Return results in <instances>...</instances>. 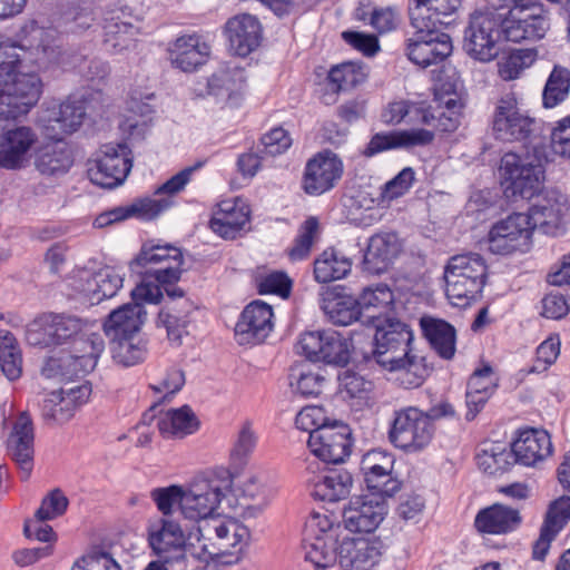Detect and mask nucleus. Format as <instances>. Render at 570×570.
<instances>
[{
    "label": "nucleus",
    "mask_w": 570,
    "mask_h": 570,
    "mask_svg": "<svg viewBox=\"0 0 570 570\" xmlns=\"http://www.w3.org/2000/svg\"><path fill=\"white\" fill-rule=\"evenodd\" d=\"M452 98L444 106L424 101L395 99L389 101L381 111V121L386 126L422 125L424 128H411L375 134L367 144L364 155L372 157L392 149H411L433 142L435 132H453L460 126V112Z\"/></svg>",
    "instance_id": "1"
},
{
    "label": "nucleus",
    "mask_w": 570,
    "mask_h": 570,
    "mask_svg": "<svg viewBox=\"0 0 570 570\" xmlns=\"http://www.w3.org/2000/svg\"><path fill=\"white\" fill-rule=\"evenodd\" d=\"M31 50L10 40L0 42V119H16L39 100L42 82L35 72L18 71L31 60Z\"/></svg>",
    "instance_id": "2"
},
{
    "label": "nucleus",
    "mask_w": 570,
    "mask_h": 570,
    "mask_svg": "<svg viewBox=\"0 0 570 570\" xmlns=\"http://www.w3.org/2000/svg\"><path fill=\"white\" fill-rule=\"evenodd\" d=\"M181 264L183 254L178 247L144 244L139 254L129 263L130 271L142 277L141 283L131 291L132 299L159 303L163 297L160 287L150 279H179Z\"/></svg>",
    "instance_id": "3"
},
{
    "label": "nucleus",
    "mask_w": 570,
    "mask_h": 570,
    "mask_svg": "<svg viewBox=\"0 0 570 570\" xmlns=\"http://www.w3.org/2000/svg\"><path fill=\"white\" fill-rule=\"evenodd\" d=\"M548 144H534L524 155L505 153L500 160L499 177L511 196L532 198L544 181V165L550 160Z\"/></svg>",
    "instance_id": "4"
},
{
    "label": "nucleus",
    "mask_w": 570,
    "mask_h": 570,
    "mask_svg": "<svg viewBox=\"0 0 570 570\" xmlns=\"http://www.w3.org/2000/svg\"><path fill=\"white\" fill-rule=\"evenodd\" d=\"M49 336L53 346L69 345V354L80 357L82 371H94L98 358L105 351V340L100 333L92 332L79 317L67 314H47Z\"/></svg>",
    "instance_id": "5"
},
{
    "label": "nucleus",
    "mask_w": 570,
    "mask_h": 570,
    "mask_svg": "<svg viewBox=\"0 0 570 570\" xmlns=\"http://www.w3.org/2000/svg\"><path fill=\"white\" fill-rule=\"evenodd\" d=\"M233 489V476L226 469L214 470L196 478L185 491L181 502V513L186 519L197 523L214 519L222 502Z\"/></svg>",
    "instance_id": "6"
},
{
    "label": "nucleus",
    "mask_w": 570,
    "mask_h": 570,
    "mask_svg": "<svg viewBox=\"0 0 570 570\" xmlns=\"http://www.w3.org/2000/svg\"><path fill=\"white\" fill-rule=\"evenodd\" d=\"M492 132L503 142H523L527 147L547 144L540 137V121L523 109L513 92L502 95L494 105Z\"/></svg>",
    "instance_id": "7"
},
{
    "label": "nucleus",
    "mask_w": 570,
    "mask_h": 570,
    "mask_svg": "<svg viewBox=\"0 0 570 570\" xmlns=\"http://www.w3.org/2000/svg\"><path fill=\"white\" fill-rule=\"evenodd\" d=\"M488 266L478 253L451 257L444 269L445 294L454 306H466L475 301L485 285Z\"/></svg>",
    "instance_id": "8"
},
{
    "label": "nucleus",
    "mask_w": 570,
    "mask_h": 570,
    "mask_svg": "<svg viewBox=\"0 0 570 570\" xmlns=\"http://www.w3.org/2000/svg\"><path fill=\"white\" fill-rule=\"evenodd\" d=\"M196 538L198 551L194 556H208L209 558L239 551L247 546L250 532L247 527L235 519H224L220 515L214 519L203 520L191 532Z\"/></svg>",
    "instance_id": "9"
},
{
    "label": "nucleus",
    "mask_w": 570,
    "mask_h": 570,
    "mask_svg": "<svg viewBox=\"0 0 570 570\" xmlns=\"http://www.w3.org/2000/svg\"><path fill=\"white\" fill-rule=\"evenodd\" d=\"M434 430V424L425 412L415 406H407L394 412L389 440L395 448L406 453H416L431 443Z\"/></svg>",
    "instance_id": "10"
},
{
    "label": "nucleus",
    "mask_w": 570,
    "mask_h": 570,
    "mask_svg": "<svg viewBox=\"0 0 570 570\" xmlns=\"http://www.w3.org/2000/svg\"><path fill=\"white\" fill-rule=\"evenodd\" d=\"M187 534L180 524L174 520L161 518L148 525V544L158 560L169 564L184 562L186 553L197 551L196 538Z\"/></svg>",
    "instance_id": "11"
},
{
    "label": "nucleus",
    "mask_w": 570,
    "mask_h": 570,
    "mask_svg": "<svg viewBox=\"0 0 570 570\" xmlns=\"http://www.w3.org/2000/svg\"><path fill=\"white\" fill-rule=\"evenodd\" d=\"M502 35L498 12L490 9L475 12L465 30L464 49L473 59L489 62L499 55Z\"/></svg>",
    "instance_id": "12"
},
{
    "label": "nucleus",
    "mask_w": 570,
    "mask_h": 570,
    "mask_svg": "<svg viewBox=\"0 0 570 570\" xmlns=\"http://www.w3.org/2000/svg\"><path fill=\"white\" fill-rule=\"evenodd\" d=\"M368 320V327L375 330L373 357L379 365L414 348L413 331L395 315H371Z\"/></svg>",
    "instance_id": "13"
},
{
    "label": "nucleus",
    "mask_w": 570,
    "mask_h": 570,
    "mask_svg": "<svg viewBox=\"0 0 570 570\" xmlns=\"http://www.w3.org/2000/svg\"><path fill=\"white\" fill-rule=\"evenodd\" d=\"M132 167L131 150L126 142L102 145L88 167L90 181L102 188H115L124 183Z\"/></svg>",
    "instance_id": "14"
},
{
    "label": "nucleus",
    "mask_w": 570,
    "mask_h": 570,
    "mask_svg": "<svg viewBox=\"0 0 570 570\" xmlns=\"http://www.w3.org/2000/svg\"><path fill=\"white\" fill-rule=\"evenodd\" d=\"M498 13L503 36L509 41L540 40L550 28L548 16L540 6H515Z\"/></svg>",
    "instance_id": "15"
},
{
    "label": "nucleus",
    "mask_w": 570,
    "mask_h": 570,
    "mask_svg": "<svg viewBox=\"0 0 570 570\" xmlns=\"http://www.w3.org/2000/svg\"><path fill=\"white\" fill-rule=\"evenodd\" d=\"M528 213L529 223L546 235L558 236L564 233L569 216L568 197L557 189L534 195Z\"/></svg>",
    "instance_id": "16"
},
{
    "label": "nucleus",
    "mask_w": 570,
    "mask_h": 570,
    "mask_svg": "<svg viewBox=\"0 0 570 570\" xmlns=\"http://www.w3.org/2000/svg\"><path fill=\"white\" fill-rule=\"evenodd\" d=\"M533 226L524 213L497 222L488 234L489 250L497 255L525 253L531 247Z\"/></svg>",
    "instance_id": "17"
},
{
    "label": "nucleus",
    "mask_w": 570,
    "mask_h": 570,
    "mask_svg": "<svg viewBox=\"0 0 570 570\" xmlns=\"http://www.w3.org/2000/svg\"><path fill=\"white\" fill-rule=\"evenodd\" d=\"M386 497L375 491L353 497L343 511L345 528L351 532H374L387 514Z\"/></svg>",
    "instance_id": "18"
},
{
    "label": "nucleus",
    "mask_w": 570,
    "mask_h": 570,
    "mask_svg": "<svg viewBox=\"0 0 570 570\" xmlns=\"http://www.w3.org/2000/svg\"><path fill=\"white\" fill-rule=\"evenodd\" d=\"M413 28L415 32L406 41V56L413 63L425 68L451 55V38L439 28Z\"/></svg>",
    "instance_id": "19"
},
{
    "label": "nucleus",
    "mask_w": 570,
    "mask_h": 570,
    "mask_svg": "<svg viewBox=\"0 0 570 570\" xmlns=\"http://www.w3.org/2000/svg\"><path fill=\"white\" fill-rule=\"evenodd\" d=\"M244 68L226 63L220 66L207 80V96L220 108H237L244 99L246 86Z\"/></svg>",
    "instance_id": "20"
},
{
    "label": "nucleus",
    "mask_w": 570,
    "mask_h": 570,
    "mask_svg": "<svg viewBox=\"0 0 570 570\" xmlns=\"http://www.w3.org/2000/svg\"><path fill=\"white\" fill-rule=\"evenodd\" d=\"M274 313L271 305L254 301L240 313L235 325V338L239 345L263 343L274 328Z\"/></svg>",
    "instance_id": "21"
},
{
    "label": "nucleus",
    "mask_w": 570,
    "mask_h": 570,
    "mask_svg": "<svg viewBox=\"0 0 570 570\" xmlns=\"http://www.w3.org/2000/svg\"><path fill=\"white\" fill-rule=\"evenodd\" d=\"M394 462L392 453L380 449L363 455L361 470L368 491L393 495L400 490L401 482L392 475Z\"/></svg>",
    "instance_id": "22"
},
{
    "label": "nucleus",
    "mask_w": 570,
    "mask_h": 570,
    "mask_svg": "<svg viewBox=\"0 0 570 570\" xmlns=\"http://www.w3.org/2000/svg\"><path fill=\"white\" fill-rule=\"evenodd\" d=\"M7 452L19 466L22 480H27L33 469L35 428L27 412L20 413L7 440Z\"/></svg>",
    "instance_id": "23"
},
{
    "label": "nucleus",
    "mask_w": 570,
    "mask_h": 570,
    "mask_svg": "<svg viewBox=\"0 0 570 570\" xmlns=\"http://www.w3.org/2000/svg\"><path fill=\"white\" fill-rule=\"evenodd\" d=\"M86 116L85 104L79 100H67L45 111L41 122L45 135L51 140H62L65 135L78 130Z\"/></svg>",
    "instance_id": "24"
},
{
    "label": "nucleus",
    "mask_w": 570,
    "mask_h": 570,
    "mask_svg": "<svg viewBox=\"0 0 570 570\" xmlns=\"http://www.w3.org/2000/svg\"><path fill=\"white\" fill-rule=\"evenodd\" d=\"M404 389L420 387L431 374L426 358L415 347L380 365Z\"/></svg>",
    "instance_id": "25"
},
{
    "label": "nucleus",
    "mask_w": 570,
    "mask_h": 570,
    "mask_svg": "<svg viewBox=\"0 0 570 570\" xmlns=\"http://www.w3.org/2000/svg\"><path fill=\"white\" fill-rule=\"evenodd\" d=\"M337 556L344 570H375L382 557V544L377 540L345 538Z\"/></svg>",
    "instance_id": "26"
},
{
    "label": "nucleus",
    "mask_w": 570,
    "mask_h": 570,
    "mask_svg": "<svg viewBox=\"0 0 570 570\" xmlns=\"http://www.w3.org/2000/svg\"><path fill=\"white\" fill-rule=\"evenodd\" d=\"M37 141V135L30 127H17L0 136V168L18 170L26 166L29 150Z\"/></svg>",
    "instance_id": "27"
},
{
    "label": "nucleus",
    "mask_w": 570,
    "mask_h": 570,
    "mask_svg": "<svg viewBox=\"0 0 570 570\" xmlns=\"http://www.w3.org/2000/svg\"><path fill=\"white\" fill-rule=\"evenodd\" d=\"M553 448L549 433L539 429H527L511 445L514 463L535 466L552 454Z\"/></svg>",
    "instance_id": "28"
},
{
    "label": "nucleus",
    "mask_w": 570,
    "mask_h": 570,
    "mask_svg": "<svg viewBox=\"0 0 570 570\" xmlns=\"http://www.w3.org/2000/svg\"><path fill=\"white\" fill-rule=\"evenodd\" d=\"M276 489L271 485L264 475L248 476L236 489L237 508L243 518H256L275 497Z\"/></svg>",
    "instance_id": "29"
},
{
    "label": "nucleus",
    "mask_w": 570,
    "mask_h": 570,
    "mask_svg": "<svg viewBox=\"0 0 570 570\" xmlns=\"http://www.w3.org/2000/svg\"><path fill=\"white\" fill-rule=\"evenodd\" d=\"M230 48L236 55L246 57L261 43L262 27L257 18L244 13L230 18L225 26Z\"/></svg>",
    "instance_id": "30"
},
{
    "label": "nucleus",
    "mask_w": 570,
    "mask_h": 570,
    "mask_svg": "<svg viewBox=\"0 0 570 570\" xmlns=\"http://www.w3.org/2000/svg\"><path fill=\"white\" fill-rule=\"evenodd\" d=\"M249 207L239 199L224 200L210 219L212 230L225 239H235L249 223Z\"/></svg>",
    "instance_id": "31"
},
{
    "label": "nucleus",
    "mask_w": 570,
    "mask_h": 570,
    "mask_svg": "<svg viewBox=\"0 0 570 570\" xmlns=\"http://www.w3.org/2000/svg\"><path fill=\"white\" fill-rule=\"evenodd\" d=\"M134 301L114 309L104 322V332L110 341L140 333L147 313L142 299Z\"/></svg>",
    "instance_id": "32"
},
{
    "label": "nucleus",
    "mask_w": 570,
    "mask_h": 570,
    "mask_svg": "<svg viewBox=\"0 0 570 570\" xmlns=\"http://www.w3.org/2000/svg\"><path fill=\"white\" fill-rule=\"evenodd\" d=\"M169 207L170 200L167 198L151 199L145 197L135 200L128 206H118L101 213L96 217L94 225L98 228H102L111 224L122 222L129 217L153 219Z\"/></svg>",
    "instance_id": "33"
},
{
    "label": "nucleus",
    "mask_w": 570,
    "mask_h": 570,
    "mask_svg": "<svg viewBox=\"0 0 570 570\" xmlns=\"http://www.w3.org/2000/svg\"><path fill=\"white\" fill-rule=\"evenodd\" d=\"M410 19L412 27L439 28L448 24L446 18L452 17L461 6V0H412Z\"/></svg>",
    "instance_id": "34"
},
{
    "label": "nucleus",
    "mask_w": 570,
    "mask_h": 570,
    "mask_svg": "<svg viewBox=\"0 0 570 570\" xmlns=\"http://www.w3.org/2000/svg\"><path fill=\"white\" fill-rule=\"evenodd\" d=\"M323 312L335 325L346 326L361 321L357 301L341 286L323 287Z\"/></svg>",
    "instance_id": "35"
},
{
    "label": "nucleus",
    "mask_w": 570,
    "mask_h": 570,
    "mask_svg": "<svg viewBox=\"0 0 570 570\" xmlns=\"http://www.w3.org/2000/svg\"><path fill=\"white\" fill-rule=\"evenodd\" d=\"M351 429L342 421L323 419V463L341 464L351 454Z\"/></svg>",
    "instance_id": "36"
},
{
    "label": "nucleus",
    "mask_w": 570,
    "mask_h": 570,
    "mask_svg": "<svg viewBox=\"0 0 570 570\" xmlns=\"http://www.w3.org/2000/svg\"><path fill=\"white\" fill-rule=\"evenodd\" d=\"M367 78L365 68L354 61L342 62L334 66L327 75L326 92L323 94V104L331 105L342 91H348L362 85Z\"/></svg>",
    "instance_id": "37"
},
{
    "label": "nucleus",
    "mask_w": 570,
    "mask_h": 570,
    "mask_svg": "<svg viewBox=\"0 0 570 570\" xmlns=\"http://www.w3.org/2000/svg\"><path fill=\"white\" fill-rule=\"evenodd\" d=\"M401 242L395 233L384 232L373 235L364 255V264L371 273H382L399 256Z\"/></svg>",
    "instance_id": "38"
},
{
    "label": "nucleus",
    "mask_w": 570,
    "mask_h": 570,
    "mask_svg": "<svg viewBox=\"0 0 570 570\" xmlns=\"http://www.w3.org/2000/svg\"><path fill=\"white\" fill-rule=\"evenodd\" d=\"M474 523L480 532L502 534L515 530L521 523V515L518 509L495 503L481 510Z\"/></svg>",
    "instance_id": "39"
},
{
    "label": "nucleus",
    "mask_w": 570,
    "mask_h": 570,
    "mask_svg": "<svg viewBox=\"0 0 570 570\" xmlns=\"http://www.w3.org/2000/svg\"><path fill=\"white\" fill-rule=\"evenodd\" d=\"M356 301L361 309V323L365 326L371 325V315H394V294L386 284L364 288Z\"/></svg>",
    "instance_id": "40"
},
{
    "label": "nucleus",
    "mask_w": 570,
    "mask_h": 570,
    "mask_svg": "<svg viewBox=\"0 0 570 570\" xmlns=\"http://www.w3.org/2000/svg\"><path fill=\"white\" fill-rule=\"evenodd\" d=\"M422 331L432 348L444 360H452L456 351V332L448 322L434 317H422Z\"/></svg>",
    "instance_id": "41"
},
{
    "label": "nucleus",
    "mask_w": 570,
    "mask_h": 570,
    "mask_svg": "<svg viewBox=\"0 0 570 570\" xmlns=\"http://www.w3.org/2000/svg\"><path fill=\"white\" fill-rule=\"evenodd\" d=\"M194 309L195 305L190 299L166 303L161 308L158 324L166 328L169 341L181 344L183 336L188 334L189 315Z\"/></svg>",
    "instance_id": "42"
},
{
    "label": "nucleus",
    "mask_w": 570,
    "mask_h": 570,
    "mask_svg": "<svg viewBox=\"0 0 570 570\" xmlns=\"http://www.w3.org/2000/svg\"><path fill=\"white\" fill-rule=\"evenodd\" d=\"M209 46L196 35L179 37L173 49V63L183 71L196 70L206 62Z\"/></svg>",
    "instance_id": "43"
},
{
    "label": "nucleus",
    "mask_w": 570,
    "mask_h": 570,
    "mask_svg": "<svg viewBox=\"0 0 570 570\" xmlns=\"http://www.w3.org/2000/svg\"><path fill=\"white\" fill-rule=\"evenodd\" d=\"M71 165V155L61 140H53L36 150L35 166L41 175H61L67 173Z\"/></svg>",
    "instance_id": "44"
},
{
    "label": "nucleus",
    "mask_w": 570,
    "mask_h": 570,
    "mask_svg": "<svg viewBox=\"0 0 570 570\" xmlns=\"http://www.w3.org/2000/svg\"><path fill=\"white\" fill-rule=\"evenodd\" d=\"M199 424L198 417L188 405L167 411L157 422L159 432L167 438L193 434L199 429Z\"/></svg>",
    "instance_id": "45"
},
{
    "label": "nucleus",
    "mask_w": 570,
    "mask_h": 570,
    "mask_svg": "<svg viewBox=\"0 0 570 570\" xmlns=\"http://www.w3.org/2000/svg\"><path fill=\"white\" fill-rule=\"evenodd\" d=\"M480 470L489 475L505 472L513 463L511 449L500 442H485L475 456Z\"/></svg>",
    "instance_id": "46"
},
{
    "label": "nucleus",
    "mask_w": 570,
    "mask_h": 570,
    "mask_svg": "<svg viewBox=\"0 0 570 570\" xmlns=\"http://www.w3.org/2000/svg\"><path fill=\"white\" fill-rule=\"evenodd\" d=\"M110 344L115 362L127 367L144 362L148 353L147 341L140 333L110 341Z\"/></svg>",
    "instance_id": "47"
},
{
    "label": "nucleus",
    "mask_w": 570,
    "mask_h": 570,
    "mask_svg": "<svg viewBox=\"0 0 570 570\" xmlns=\"http://www.w3.org/2000/svg\"><path fill=\"white\" fill-rule=\"evenodd\" d=\"M0 368L10 381L22 374V355L12 333L0 332Z\"/></svg>",
    "instance_id": "48"
},
{
    "label": "nucleus",
    "mask_w": 570,
    "mask_h": 570,
    "mask_svg": "<svg viewBox=\"0 0 570 570\" xmlns=\"http://www.w3.org/2000/svg\"><path fill=\"white\" fill-rule=\"evenodd\" d=\"M122 277L110 267L101 268L88 282L89 298L92 303H100L114 297L122 287Z\"/></svg>",
    "instance_id": "49"
},
{
    "label": "nucleus",
    "mask_w": 570,
    "mask_h": 570,
    "mask_svg": "<svg viewBox=\"0 0 570 570\" xmlns=\"http://www.w3.org/2000/svg\"><path fill=\"white\" fill-rule=\"evenodd\" d=\"M352 475L345 469L323 468V501L337 502L351 492Z\"/></svg>",
    "instance_id": "50"
},
{
    "label": "nucleus",
    "mask_w": 570,
    "mask_h": 570,
    "mask_svg": "<svg viewBox=\"0 0 570 570\" xmlns=\"http://www.w3.org/2000/svg\"><path fill=\"white\" fill-rule=\"evenodd\" d=\"M80 357L72 354H63L60 357H49L41 367V374L46 379L72 380L83 376L91 371H82Z\"/></svg>",
    "instance_id": "51"
},
{
    "label": "nucleus",
    "mask_w": 570,
    "mask_h": 570,
    "mask_svg": "<svg viewBox=\"0 0 570 570\" xmlns=\"http://www.w3.org/2000/svg\"><path fill=\"white\" fill-rule=\"evenodd\" d=\"M298 430L308 433L307 446L313 455H321V406L306 405L295 417Z\"/></svg>",
    "instance_id": "52"
},
{
    "label": "nucleus",
    "mask_w": 570,
    "mask_h": 570,
    "mask_svg": "<svg viewBox=\"0 0 570 570\" xmlns=\"http://www.w3.org/2000/svg\"><path fill=\"white\" fill-rule=\"evenodd\" d=\"M570 90V71L564 67L556 66L551 71L543 92L544 108H553L566 100Z\"/></svg>",
    "instance_id": "53"
},
{
    "label": "nucleus",
    "mask_w": 570,
    "mask_h": 570,
    "mask_svg": "<svg viewBox=\"0 0 570 570\" xmlns=\"http://www.w3.org/2000/svg\"><path fill=\"white\" fill-rule=\"evenodd\" d=\"M321 540V519L320 513L315 510L311 512L306 520L302 533V550L304 552V561L314 566L315 570L321 569V550L318 542Z\"/></svg>",
    "instance_id": "54"
},
{
    "label": "nucleus",
    "mask_w": 570,
    "mask_h": 570,
    "mask_svg": "<svg viewBox=\"0 0 570 570\" xmlns=\"http://www.w3.org/2000/svg\"><path fill=\"white\" fill-rule=\"evenodd\" d=\"M534 59L535 53L533 50H514L498 61V73L507 81L517 79L525 68L533 63Z\"/></svg>",
    "instance_id": "55"
},
{
    "label": "nucleus",
    "mask_w": 570,
    "mask_h": 570,
    "mask_svg": "<svg viewBox=\"0 0 570 570\" xmlns=\"http://www.w3.org/2000/svg\"><path fill=\"white\" fill-rule=\"evenodd\" d=\"M128 110L132 116H128L122 124V129L128 131L129 136H144L155 112L154 107L145 101L131 98L128 101Z\"/></svg>",
    "instance_id": "56"
},
{
    "label": "nucleus",
    "mask_w": 570,
    "mask_h": 570,
    "mask_svg": "<svg viewBox=\"0 0 570 570\" xmlns=\"http://www.w3.org/2000/svg\"><path fill=\"white\" fill-rule=\"evenodd\" d=\"M135 27L131 23L110 20L104 26V42L107 50L121 52L127 49L134 37Z\"/></svg>",
    "instance_id": "57"
},
{
    "label": "nucleus",
    "mask_w": 570,
    "mask_h": 570,
    "mask_svg": "<svg viewBox=\"0 0 570 570\" xmlns=\"http://www.w3.org/2000/svg\"><path fill=\"white\" fill-rule=\"evenodd\" d=\"M350 360V344L334 331H323V362L345 365Z\"/></svg>",
    "instance_id": "58"
},
{
    "label": "nucleus",
    "mask_w": 570,
    "mask_h": 570,
    "mask_svg": "<svg viewBox=\"0 0 570 570\" xmlns=\"http://www.w3.org/2000/svg\"><path fill=\"white\" fill-rule=\"evenodd\" d=\"M75 405L70 404L61 390L50 393L42 404L43 416L59 424L68 422L75 415Z\"/></svg>",
    "instance_id": "59"
},
{
    "label": "nucleus",
    "mask_w": 570,
    "mask_h": 570,
    "mask_svg": "<svg viewBox=\"0 0 570 570\" xmlns=\"http://www.w3.org/2000/svg\"><path fill=\"white\" fill-rule=\"evenodd\" d=\"M352 268L351 259L335 248L323 250V284L345 277Z\"/></svg>",
    "instance_id": "60"
},
{
    "label": "nucleus",
    "mask_w": 570,
    "mask_h": 570,
    "mask_svg": "<svg viewBox=\"0 0 570 570\" xmlns=\"http://www.w3.org/2000/svg\"><path fill=\"white\" fill-rule=\"evenodd\" d=\"M292 286V279L282 271L271 272L257 279V289L262 295L275 294L282 298H287L291 295Z\"/></svg>",
    "instance_id": "61"
},
{
    "label": "nucleus",
    "mask_w": 570,
    "mask_h": 570,
    "mask_svg": "<svg viewBox=\"0 0 570 570\" xmlns=\"http://www.w3.org/2000/svg\"><path fill=\"white\" fill-rule=\"evenodd\" d=\"M256 444L257 435L252 428V423L246 421L242 424L230 451L232 460L238 464H244L254 452Z\"/></svg>",
    "instance_id": "62"
},
{
    "label": "nucleus",
    "mask_w": 570,
    "mask_h": 570,
    "mask_svg": "<svg viewBox=\"0 0 570 570\" xmlns=\"http://www.w3.org/2000/svg\"><path fill=\"white\" fill-rule=\"evenodd\" d=\"M318 225V218L315 216L308 217L304 222L299 228V234L295 239L294 246L288 252L291 259L299 261L308 255Z\"/></svg>",
    "instance_id": "63"
},
{
    "label": "nucleus",
    "mask_w": 570,
    "mask_h": 570,
    "mask_svg": "<svg viewBox=\"0 0 570 570\" xmlns=\"http://www.w3.org/2000/svg\"><path fill=\"white\" fill-rule=\"evenodd\" d=\"M71 570H122L108 552L94 551L76 561Z\"/></svg>",
    "instance_id": "64"
}]
</instances>
